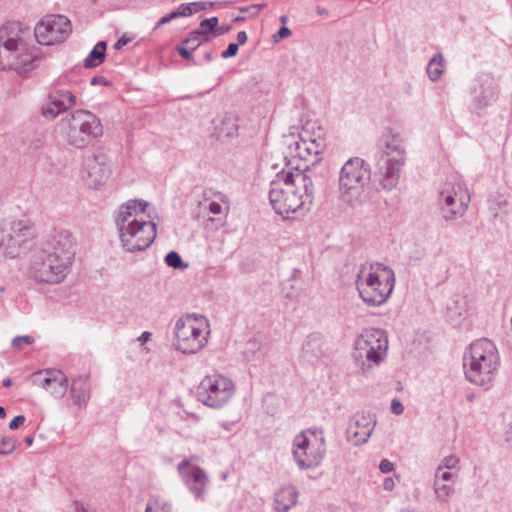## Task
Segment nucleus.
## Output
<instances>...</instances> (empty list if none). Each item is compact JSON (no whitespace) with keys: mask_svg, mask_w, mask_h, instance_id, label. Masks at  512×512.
<instances>
[{"mask_svg":"<svg viewBox=\"0 0 512 512\" xmlns=\"http://www.w3.org/2000/svg\"><path fill=\"white\" fill-rule=\"evenodd\" d=\"M209 323L202 315L181 316L174 327V347L184 354H195L208 342Z\"/></svg>","mask_w":512,"mask_h":512,"instance_id":"0eeeda50","label":"nucleus"},{"mask_svg":"<svg viewBox=\"0 0 512 512\" xmlns=\"http://www.w3.org/2000/svg\"><path fill=\"white\" fill-rule=\"evenodd\" d=\"M379 470L382 473H390L394 470V464L388 459H383L379 464Z\"/></svg>","mask_w":512,"mask_h":512,"instance_id":"49530a36","label":"nucleus"},{"mask_svg":"<svg viewBox=\"0 0 512 512\" xmlns=\"http://www.w3.org/2000/svg\"><path fill=\"white\" fill-rule=\"evenodd\" d=\"M17 441L12 437H2L0 440V455H9L16 449Z\"/></svg>","mask_w":512,"mask_h":512,"instance_id":"c9c22d12","label":"nucleus"},{"mask_svg":"<svg viewBox=\"0 0 512 512\" xmlns=\"http://www.w3.org/2000/svg\"><path fill=\"white\" fill-rule=\"evenodd\" d=\"M371 179L369 164L360 157L348 159L338 177V198L341 202L354 206L360 203L365 186Z\"/></svg>","mask_w":512,"mask_h":512,"instance_id":"423d86ee","label":"nucleus"},{"mask_svg":"<svg viewBox=\"0 0 512 512\" xmlns=\"http://www.w3.org/2000/svg\"><path fill=\"white\" fill-rule=\"evenodd\" d=\"M383 152L389 158H402L405 161L406 149L404 140L399 132L386 128L381 137Z\"/></svg>","mask_w":512,"mask_h":512,"instance_id":"5701e85b","label":"nucleus"},{"mask_svg":"<svg viewBox=\"0 0 512 512\" xmlns=\"http://www.w3.org/2000/svg\"><path fill=\"white\" fill-rule=\"evenodd\" d=\"M388 337L378 328L364 330L354 343L352 357L363 373L380 365L387 355Z\"/></svg>","mask_w":512,"mask_h":512,"instance_id":"6e6552de","label":"nucleus"},{"mask_svg":"<svg viewBox=\"0 0 512 512\" xmlns=\"http://www.w3.org/2000/svg\"><path fill=\"white\" fill-rule=\"evenodd\" d=\"M70 392L75 405L79 408L86 406L90 399V384L87 377H79L74 380Z\"/></svg>","mask_w":512,"mask_h":512,"instance_id":"cd10ccee","label":"nucleus"},{"mask_svg":"<svg viewBox=\"0 0 512 512\" xmlns=\"http://www.w3.org/2000/svg\"><path fill=\"white\" fill-rule=\"evenodd\" d=\"M391 411L396 415H401L404 411V406L398 399H393L391 402Z\"/></svg>","mask_w":512,"mask_h":512,"instance_id":"09e8293b","label":"nucleus"},{"mask_svg":"<svg viewBox=\"0 0 512 512\" xmlns=\"http://www.w3.org/2000/svg\"><path fill=\"white\" fill-rule=\"evenodd\" d=\"M470 195L461 185L453 186L451 190L439 193L438 205L445 221L461 218L468 210Z\"/></svg>","mask_w":512,"mask_h":512,"instance_id":"4468645a","label":"nucleus"},{"mask_svg":"<svg viewBox=\"0 0 512 512\" xmlns=\"http://www.w3.org/2000/svg\"><path fill=\"white\" fill-rule=\"evenodd\" d=\"M405 161L402 158H388L380 172V185L385 190H392L398 183Z\"/></svg>","mask_w":512,"mask_h":512,"instance_id":"b1692460","label":"nucleus"},{"mask_svg":"<svg viewBox=\"0 0 512 512\" xmlns=\"http://www.w3.org/2000/svg\"><path fill=\"white\" fill-rule=\"evenodd\" d=\"M190 6L193 10V13H197L199 11L206 10L207 8L213 7V2H206V1H199V2H192L190 3Z\"/></svg>","mask_w":512,"mask_h":512,"instance_id":"79ce46f5","label":"nucleus"},{"mask_svg":"<svg viewBox=\"0 0 512 512\" xmlns=\"http://www.w3.org/2000/svg\"><path fill=\"white\" fill-rule=\"evenodd\" d=\"M167 16L169 17L170 21L179 18L178 12H176L175 10L167 14Z\"/></svg>","mask_w":512,"mask_h":512,"instance_id":"680f3d73","label":"nucleus"},{"mask_svg":"<svg viewBox=\"0 0 512 512\" xmlns=\"http://www.w3.org/2000/svg\"><path fill=\"white\" fill-rule=\"evenodd\" d=\"M178 472L188 489L196 497H201L208 483L206 472L198 466L190 468V461L188 459H184L178 464Z\"/></svg>","mask_w":512,"mask_h":512,"instance_id":"6ab92c4d","label":"nucleus"},{"mask_svg":"<svg viewBox=\"0 0 512 512\" xmlns=\"http://www.w3.org/2000/svg\"><path fill=\"white\" fill-rule=\"evenodd\" d=\"M35 57L27 52L25 43L22 44V49L13 51L12 55H8L0 62L1 69L15 70L22 73L34 68Z\"/></svg>","mask_w":512,"mask_h":512,"instance_id":"4be33fe9","label":"nucleus"},{"mask_svg":"<svg viewBox=\"0 0 512 512\" xmlns=\"http://www.w3.org/2000/svg\"><path fill=\"white\" fill-rule=\"evenodd\" d=\"M165 263L174 269H184L188 267L187 263H184L181 256L176 251H170L165 256Z\"/></svg>","mask_w":512,"mask_h":512,"instance_id":"72a5a7b5","label":"nucleus"},{"mask_svg":"<svg viewBox=\"0 0 512 512\" xmlns=\"http://www.w3.org/2000/svg\"><path fill=\"white\" fill-rule=\"evenodd\" d=\"M131 41V38L126 37L125 35L122 36L117 40V42L114 44V48L116 50H120L122 47H124L126 44H128Z\"/></svg>","mask_w":512,"mask_h":512,"instance_id":"603ef678","label":"nucleus"},{"mask_svg":"<svg viewBox=\"0 0 512 512\" xmlns=\"http://www.w3.org/2000/svg\"><path fill=\"white\" fill-rule=\"evenodd\" d=\"M204 42L202 34H195V30L190 32L189 36L184 40V44L188 45L191 50H195Z\"/></svg>","mask_w":512,"mask_h":512,"instance_id":"58836bf2","label":"nucleus"},{"mask_svg":"<svg viewBox=\"0 0 512 512\" xmlns=\"http://www.w3.org/2000/svg\"><path fill=\"white\" fill-rule=\"evenodd\" d=\"M190 48L188 47H184V46H178L177 47V51L178 53L184 58V59H191L192 58V54L190 52Z\"/></svg>","mask_w":512,"mask_h":512,"instance_id":"8fccbe9b","label":"nucleus"},{"mask_svg":"<svg viewBox=\"0 0 512 512\" xmlns=\"http://www.w3.org/2000/svg\"><path fill=\"white\" fill-rule=\"evenodd\" d=\"M70 265L40 249L31 259V273L35 279L45 283H59L68 274Z\"/></svg>","mask_w":512,"mask_h":512,"instance_id":"f8f14e48","label":"nucleus"},{"mask_svg":"<svg viewBox=\"0 0 512 512\" xmlns=\"http://www.w3.org/2000/svg\"><path fill=\"white\" fill-rule=\"evenodd\" d=\"M315 123L307 122L300 133L299 141H313V138L317 137V134L314 133Z\"/></svg>","mask_w":512,"mask_h":512,"instance_id":"e433bc0d","label":"nucleus"},{"mask_svg":"<svg viewBox=\"0 0 512 512\" xmlns=\"http://www.w3.org/2000/svg\"><path fill=\"white\" fill-rule=\"evenodd\" d=\"M171 504L160 496H151L148 499L145 512H171Z\"/></svg>","mask_w":512,"mask_h":512,"instance_id":"2f4dec72","label":"nucleus"},{"mask_svg":"<svg viewBox=\"0 0 512 512\" xmlns=\"http://www.w3.org/2000/svg\"><path fill=\"white\" fill-rule=\"evenodd\" d=\"M266 5L265 4H256L250 6V9H256V13H259L261 9H263Z\"/></svg>","mask_w":512,"mask_h":512,"instance_id":"e2e57ef3","label":"nucleus"},{"mask_svg":"<svg viewBox=\"0 0 512 512\" xmlns=\"http://www.w3.org/2000/svg\"><path fill=\"white\" fill-rule=\"evenodd\" d=\"M319 349V338L316 335H309L303 344V352L305 354L312 353L314 356H316Z\"/></svg>","mask_w":512,"mask_h":512,"instance_id":"f704fd0d","label":"nucleus"},{"mask_svg":"<svg viewBox=\"0 0 512 512\" xmlns=\"http://www.w3.org/2000/svg\"><path fill=\"white\" fill-rule=\"evenodd\" d=\"M34 342V338L29 335L16 336L12 340V345L15 348H21L22 344L31 345Z\"/></svg>","mask_w":512,"mask_h":512,"instance_id":"a19ab883","label":"nucleus"},{"mask_svg":"<svg viewBox=\"0 0 512 512\" xmlns=\"http://www.w3.org/2000/svg\"><path fill=\"white\" fill-rule=\"evenodd\" d=\"M239 50V46L236 43H230L226 50H224L221 54L223 58H230L237 55Z\"/></svg>","mask_w":512,"mask_h":512,"instance_id":"c03bdc74","label":"nucleus"},{"mask_svg":"<svg viewBox=\"0 0 512 512\" xmlns=\"http://www.w3.org/2000/svg\"><path fill=\"white\" fill-rule=\"evenodd\" d=\"M395 487V482L393 478L386 477L383 481V489L386 491H392Z\"/></svg>","mask_w":512,"mask_h":512,"instance_id":"864d4df0","label":"nucleus"},{"mask_svg":"<svg viewBox=\"0 0 512 512\" xmlns=\"http://www.w3.org/2000/svg\"><path fill=\"white\" fill-rule=\"evenodd\" d=\"M11 385H12V380H11L10 378H5V379L3 380V386H4V387H7V388H8V387H10Z\"/></svg>","mask_w":512,"mask_h":512,"instance_id":"0e129e2a","label":"nucleus"},{"mask_svg":"<svg viewBox=\"0 0 512 512\" xmlns=\"http://www.w3.org/2000/svg\"><path fill=\"white\" fill-rule=\"evenodd\" d=\"M459 458L455 455H449L442 459L440 464L438 465V470H451L457 467L459 464Z\"/></svg>","mask_w":512,"mask_h":512,"instance_id":"4c0bfd02","label":"nucleus"},{"mask_svg":"<svg viewBox=\"0 0 512 512\" xmlns=\"http://www.w3.org/2000/svg\"><path fill=\"white\" fill-rule=\"evenodd\" d=\"M79 512H96V511H90L88 508H86L83 504H81L80 508H78Z\"/></svg>","mask_w":512,"mask_h":512,"instance_id":"338daca9","label":"nucleus"},{"mask_svg":"<svg viewBox=\"0 0 512 512\" xmlns=\"http://www.w3.org/2000/svg\"><path fill=\"white\" fill-rule=\"evenodd\" d=\"M171 21L169 20V17L167 15L161 17L159 19V21L156 23V26H155V29H158L160 28L161 26L167 24V23H170Z\"/></svg>","mask_w":512,"mask_h":512,"instance_id":"bf43d9fd","label":"nucleus"},{"mask_svg":"<svg viewBox=\"0 0 512 512\" xmlns=\"http://www.w3.org/2000/svg\"><path fill=\"white\" fill-rule=\"evenodd\" d=\"M50 102L42 108L44 117L53 119L62 111L72 108L76 103L75 95L66 89H57L50 94Z\"/></svg>","mask_w":512,"mask_h":512,"instance_id":"412c9836","label":"nucleus"},{"mask_svg":"<svg viewBox=\"0 0 512 512\" xmlns=\"http://www.w3.org/2000/svg\"><path fill=\"white\" fill-rule=\"evenodd\" d=\"M374 426L375 421L371 414H355L349 421L346 429L348 441L356 446L366 443L373 432Z\"/></svg>","mask_w":512,"mask_h":512,"instance_id":"a211bd4d","label":"nucleus"},{"mask_svg":"<svg viewBox=\"0 0 512 512\" xmlns=\"http://www.w3.org/2000/svg\"><path fill=\"white\" fill-rule=\"evenodd\" d=\"M293 458L300 469L318 467L326 454V441L322 428H308L293 440Z\"/></svg>","mask_w":512,"mask_h":512,"instance_id":"1a4fd4ad","label":"nucleus"},{"mask_svg":"<svg viewBox=\"0 0 512 512\" xmlns=\"http://www.w3.org/2000/svg\"><path fill=\"white\" fill-rule=\"evenodd\" d=\"M218 24V17L204 19L200 22L198 29L195 30V34H202L203 41L207 42L210 40L208 37L209 34L215 36L216 26Z\"/></svg>","mask_w":512,"mask_h":512,"instance_id":"7c9ffc66","label":"nucleus"},{"mask_svg":"<svg viewBox=\"0 0 512 512\" xmlns=\"http://www.w3.org/2000/svg\"><path fill=\"white\" fill-rule=\"evenodd\" d=\"M106 56V42H98L84 60L85 68H94L103 63Z\"/></svg>","mask_w":512,"mask_h":512,"instance_id":"c85d7f7f","label":"nucleus"},{"mask_svg":"<svg viewBox=\"0 0 512 512\" xmlns=\"http://www.w3.org/2000/svg\"><path fill=\"white\" fill-rule=\"evenodd\" d=\"M111 173L105 154L88 155L83 160L82 177L89 188L98 189Z\"/></svg>","mask_w":512,"mask_h":512,"instance_id":"dca6fc26","label":"nucleus"},{"mask_svg":"<svg viewBox=\"0 0 512 512\" xmlns=\"http://www.w3.org/2000/svg\"><path fill=\"white\" fill-rule=\"evenodd\" d=\"M24 442H25L28 446L32 445V443H33V437H31V436H27V437L24 439Z\"/></svg>","mask_w":512,"mask_h":512,"instance_id":"69168bd1","label":"nucleus"},{"mask_svg":"<svg viewBox=\"0 0 512 512\" xmlns=\"http://www.w3.org/2000/svg\"><path fill=\"white\" fill-rule=\"evenodd\" d=\"M325 145V139L322 137V129L318 127L317 137L313 138V141H296L294 143V150L299 158L308 160L311 156L317 158L324 150Z\"/></svg>","mask_w":512,"mask_h":512,"instance_id":"393cba45","label":"nucleus"},{"mask_svg":"<svg viewBox=\"0 0 512 512\" xmlns=\"http://www.w3.org/2000/svg\"><path fill=\"white\" fill-rule=\"evenodd\" d=\"M208 210L212 214H220L222 211V206L218 202H211L208 205Z\"/></svg>","mask_w":512,"mask_h":512,"instance_id":"3c124183","label":"nucleus"},{"mask_svg":"<svg viewBox=\"0 0 512 512\" xmlns=\"http://www.w3.org/2000/svg\"><path fill=\"white\" fill-rule=\"evenodd\" d=\"M25 43L21 37V27L19 22H7L0 27V58L1 60L13 51L22 49Z\"/></svg>","mask_w":512,"mask_h":512,"instance_id":"aec40b11","label":"nucleus"},{"mask_svg":"<svg viewBox=\"0 0 512 512\" xmlns=\"http://www.w3.org/2000/svg\"><path fill=\"white\" fill-rule=\"evenodd\" d=\"M152 336V333L151 332H148V331H144L139 337H138V341L141 342V343H145L147 341L150 340Z\"/></svg>","mask_w":512,"mask_h":512,"instance_id":"13d9d810","label":"nucleus"},{"mask_svg":"<svg viewBox=\"0 0 512 512\" xmlns=\"http://www.w3.org/2000/svg\"><path fill=\"white\" fill-rule=\"evenodd\" d=\"M148 207L149 202L135 199L118 208L115 224L121 247L129 253L146 250L157 236L156 224L145 218Z\"/></svg>","mask_w":512,"mask_h":512,"instance_id":"f03ea898","label":"nucleus"},{"mask_svg":"<svg viewBox=\"0 0 512 512\" xmlns=\"http://www.w3.org/2000/svg\"><path fill=\"white\" fill-rule=\"evenodd\" d=\"M321 184L322 177L313 170L282 171L270 182L269 202L283 218H302L311 210Z\"/></svg>","mask_w":512,"mask_h":512,"instance_id":"f257e3e1","label":"nucleus"},{"mask_svg":"<svg viewBox=\"0 0 512 512\" xmlns=\"http://www.w3.org/2000/svg\"><path fill=\"white\" fill-rule=\"evenodd\" d=\"M247 39H248L247 33L245 31H240L237 34V43L236 44H238V46L243 45L247 42Z\"/></svg>","mask_w":512,"mask_h":512,"instance_id":"6e6d98bb","label":"nucleus"},{"mask_svg":"<svg viewBox=\"0 0 512 512\" xmlns=\"http://www.w3.org/2000/svg\"><path fill=\"white\" fill-rule=\"evenodd\" d=\"M91 85L95 86V85H98V84H103V85H106L107 84V81L104 77L102 76H95L91 79Z\"/></svg>","mask_w":512,"mask_h":512,"instance_id":"4d7b16f0","label":"nucleus"},{"mask_svg":"<svg viewBox=\"0 0 512 512\" xmlns=\"http://www.w3.org/2000/svg\"><path fill=\"white\" fill-rule=\"evenodd\" d=\"M231 29L230 25L216 26L215 36H221L229 32Z\"/></svg>","mask_w":512,"mask_h":512,"instance_id":"5fc2aeb1","label":"nucleus"},{"mask_svg":"<svg viewBox=\"0 0 512 512\" xmlns=\"http://www.w3.org/2000/svg\"><path fill=\"white\" fill-rule=\"evenodd\" d=\"M32 380L55 398H62L67 391L68 379L58 369H45L35 372L32 374Z\"/></svg>","mask_w":512,"mask_h":512,"instance_id":"f3484780","label":"nucleus"},{"mask_svg":"<svg viewBox=\"0 0 512 512\" xmlns=\"http://www.w3.org/2000/svg\"><path fill=\"white\" fill-rule=\"evenodd\" d=\"M444 72V59L441 53L435 54L427 65V74L431 81H438Z\"/></svg>","mask_w":512,"mask_h":512,"instance_id":"c756f323","label":"nucleus"},{"mask_svg":"<svg viewBox=\"0 0 512 512\" xmlns=\"http://www.w3.org/2000/svg\"><path fill=\"white\" fill-rule=\"evenodd\" d=\"M505 440L509 443H512V424L505 432Z\"/></svg>","mask_w":512,"mask_h":512,"instance_id":"052dcab7","label":"nucleus"},{"mask_svg":"<svg viewBox=\"0 0 512 512\" xmlns=\"http://www.w3.org/2000/svg\"><path fill=\"white\" fill-rule=\"evenodd\" d=\"M176 12H178L179 17H188L193 14V10L190 6V3H183L180 4L176 9Z\"/></svg>","mask_w":512,"mask_h":512,"instance_id":"37998d69","label":"nucleus"},{"mask_svg":"<svg viewBox=\"0 0 512 512\" xmlns=\"http://www.w3.org/2000/svg\"><path fill=\"white\" fill-rule=\"evenodd\" d=\"M434 491L436 494V498L440 502H447L448 498L454 492V488L449 484H444L440 481L434 480Z\"/></svg>","mask_w":512,"mask_h":512,"instance_id":"473e14b6","label":"nucleus"},{"mask_svg":"<svg viewBox=\"0 0 512 512\" xmlns=\"http://www.w3.org/2000/svg\"><path fill=\"white\" fill-rule=\"evenodd\" d=\"M71 31L70 20L63 15H48L37 23L34 29L35 37L41 45L61 43Z\"/></svg>","mask_w":512,"mask_h":512,"instance_id":"ddd939ff","label":"nucleus"},{"mask_svg":"<svg viewBox=\"0 0 512 512\" xmlns=\"http://www.w3.org/2000/svg\"><path fill=\"white\" fill-rule=\"evenodd\" d=\"M234 382L220 374L208 375L202 379L196 389L197 399L210 408H220L233 396Z\"/></svg>","mask_w":512,"mask_h":512,"instance_id":"9b49d317","label":"nucleus"},{"mask_svg":"<svg viewBox=\"0 0 512 512\" xmlns=\"http://www.w3.org/2000/svg\"><path fill=\"white\" fill-rule=\"evenodd\" d=\"M499 367L497 347L487 338L475 340L464 352L465 377L474 385L488 387L495 380Z\"/></svg>","mask_w":512,"mask_h":512,"instance_id":"7ed1b4c3","label":"nucleus"},{"mask_svg":"<svg viewBox=\"0 0 512 512\" xmlns=\"http://www.w3.org/2000/svg\"><path fill=\"white\" fill-rule=\"evenodd\" d=\"M290 35L291 30L288 27L283 26L279 29V31L276 34L273 35V41L277 43Z\"/></svg>","mask_w":512,"mask_h":512,"instance_id":"a18cd8bd","label":"nucleus"},{"mask_svg":"<svg viewBox=\"0 0 512 512\" xmlns=\"http://www.w3.org/2000/svg\"><path fill=\"white\" fill-rule=\"evenodd\" d=\"M60 131L64 141L75 148H85L103 135L100 119L88 110H76L62 119Z\"/></svg>","mask_w":512,"mask_h":512,"instance_id":"39448f33","label":"nucleus"},{"mask_svg":"<svg viewBox=\"0 0 512 512\" xmlns=\"http://www.w3.org/2000/svg\"><path fill=\"white\" fill-rule=\"evenodd\" d=\"M35 237V227L29 221L6 222L0 229V249L6 256L15 258L29 247Z\"/></svg>","mask_w":512,"mask_h":512,"instance_id":"9d476101","label":"nucleus"},{"mask_svg":"<svg viewBox=\"0 0 512 512\" xmlns=\"http://www.w3.org/2000/svg\"><path fill=\"white\" fill-rule=\"evenodd\" d=\"M73 235L65 229H53L42 243L41 249L71 266L75 256Z\"/></svg>","mask_w":512,"mask_h":512,"instance_id":"2eb2a0df","label":"nucleus"},{"mask_svg":"<svg viewBox=\"0 0 512 512\" xmlns=\"http://www.w3.org/2000/svg\"><path fill=\"white\" fill-rule=\"evenodd\" d=\"M455 477H456V475L453 474L452 472L438 470V467H437L436 471H435L434 480L440 481V482H442V481L448 482V481H453L455 479Z\"/></svg>","mask_w":512,"mask_h":512,"instance_id":"ea45409f","label":"nucleus"},{"mask_svg":"<svg viewBox=\"0 0 512 512\" xmlns=\"http://www.w3.org/2000/svg\"><path fill=\"white\" fill-rule=\"evenodd\" d=\"M213 123L214 135L217 139L233 138L237 136V118L233 114H225L224 116L215 119Z\"/></svg>","mask_w":512,"mask_h":512,"instance_id":"a878e982","label":"nucleus"},{"mask_svg":"<svg viewBox=\"0 0 512 512\" xmlns=\"http://www.w3.org/2000/svg\"><path fill=\"white\" fill-rule=\"evenodd\" d=\"M25 422V416L23 415H18L16 417H14L10 423H9V428L11 430H16L18 429L20 426H22Z\"/></svg>","mask_w":512,"mask_h":512,"instance_id":"de8ad7c7","label":"nucleus"},{"mask_svg":"<svg viewBox=\"0 0 512 512\" xmlns=\"http://www.w3.org/2000/svg\"><path fill=\"white\" fill-rule=\"evenodd\" d=\"M298 491L295 486L288 485L279 489L274 496V508L277 512H288L297 503Z\"/></svg>","mask_w":512,"mask_h":512,"instance_id":"bb28decb","label":"nucleus"},{"mask_svg":"<svg viewBox=\"0 0 512 512\" xmlns=\"http://www.w3.org/2000/svg\"><path fill=\"white\" fill-rule=\"evenodd\" d=\"M6 417V410L3 406H0V418Z\"/></svg>","mask_w":512,"mask_h":512,"instance_id":"774afa93","label":"nucleus"},{"mask_svg":"<svg viewBox=\"0 0 512 512\" xmlns=\"http://www.w3.org/2000/svg\"><path fill=\"white\" fill-rule=\"evenodd\" d=\"M356 288L368 305L380 306L390 297L395 286L394 271L382 263H366L359 268Z\"/></svg>","mask_w":512,"mask_h":512,"instance_id":"20e7f679","label":"nucleus"}]
</instances>
